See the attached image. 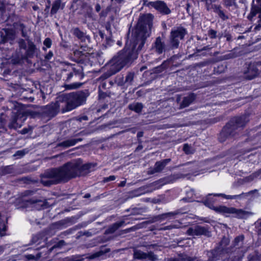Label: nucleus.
<instances>
[{"mask_svg":"<svg viewBox=\"0 0 261 261\" xmlns=\"http://www.w3.org/2000/svg\"><path fill=\"white\" fill-rule=\"evenodd\" d=\"M81 171L82 160L79 159L47 171L41 177V182L45 186H49L61 182H67L80 175Z\"/></svg>","mask_w":261,"mask_h":261,"instance_id":"f257e3e1","label":"nucleus"},{"mask_svg":"<svg viewBox=\"0 0 261 261\" xmlns=\"http://www.w3.org/2000/svg\"><path fill=\"white\" fill-rule=\"evenodd\" d=\"M136 42L134 43L131 47H128L129 42L127 41L126 43L125 48V54L127 55L126 58L123 59V56L120 54L117 58H114L111 62L112 65L111 69L114 70L111 74H114L119 71L131 59H136L137 54L135 51L136 45L139 43L138 50H141L144 45L145 40L149 36V34L146 28H141L139 24H138L135 31Z\"/></svg>","mask_w":261,"mask_h":261,"instance_id":"f03ea898","label":"nucleus"},{"mask_svg":"<svg viewBox=\"0 0 261 261\" xmlns=\"http://www.w3.org/2000/svg\"><path fill=\"white\" fill-rule=\"evenodd\" d=\"M63 99L67 101H57L51 106L54 113L56 114L61 110L62 112L64 113L80 106L82 102L81 92H72L65 95Z\"/></svg>","mask_w":261,"mask_h":261,"instance_id":"7ed1b4c3","label":"nucleus"},{"mask_svg":"<svg viewBox=\"0 0 261 261\" xmlns=\"http://www.w3.org/2000/svg\"><path fill=\"white\" fill-rule=\"evenodd\" d=\"M205 204L209 206L211 208L214 210L216 212L220 213L226 217L229 216V214H234L236 216L245 218L247 217L250 213L245 212L242 210H236L232 207H227L224 206H214L210 205L207 201L205 202Z\"/></svg>","mask_w":261,"mask_h":261,"instance_id":"20e7f679","label":"nucleus"},{"mask_svg":"<svg viewBox=\"0 0 261 261\" xmlns=\"http://www.w3.org/2000/svg\"><path fill=\"white\" fill-rule=\"evenodd\" d=\"M25 119L26 115L23 110L18 111L17 112H14L8 126L10 128L13 129L19 128Z\"/></svg>","mask_w":261,"mask_h":261,"instance_id":"39448f33","label":"nucleus"},{"mask_svg":"<svg viewBox=\"0 0 261 261\" xmlns=\"http://www.w3.org/2000/svg\"><path fill=\"white\" fill-rule=\"evenodd\" d=\"M186 34L185 29L181 28L173 30L171 34V43L172 46L177 47L178 45L179 41L183 39Z\"/></svg>","mask_w":261,"mask_h":261,"instance_id":"423d86ee","label":"nucleus"},{"mask_svg":"<svg viewBox=\"0 0 261 261\" xmlns=\"http://www.w3.org/2000/svg\"><path fill=\"white\" fill-rule=\"evenodd\" d=\"M0 36L1 38V43H4L8 41L12 43V41L15 38V34L12 30L3 29L0 31Z\"/></svg>","mask_w":261,"mask_h":261,"instance_id":"0eeeda50","label":"nucleus"},{"mask_svg":"<svg viewBox=\"0 0 261 261\" xmlns=\"http://www.w3.org/2000/svg\"><path fill=\"white\" fill-rule=\"evenodd\" d=\"M207 231L204 228L196 226L189 228L187 231V233L190 236H199L201 234H206Z\"/></svg>","mask_w":261,"mask_h":261,"instance_id":"6e6552de","label":"nucleus"},{"mask_svg":"<svg viewBox=\"0 0 261 261\" xmlns=\"http://www.w3.org/2000/svg\"><path fill=\"white\" fill-rule=\"evenodd\" d=\"M152 6L161 13L168 14L170 13V10L166 6V4L162 1H156L152 3Z\"/></svg>","mask_w":261,"mask_h":261,"instance_id":"1a4fd4ad","label":"nucleus"},{"mask_svg":"<svg viewBox=\"0 0 261 261\" xmlns=\"http://www.w3.org/2000/svg\"><path fill=\"white\" fill-rule=\"evenodd\" d=\"M170 159H166L161 162H156L154 166V171L151 172V173H154L161 171L166 165L170 162Z\"/></svg>","mask_w":261,"mask_h":261,"instance_id":"9d476101","label":"nucleus"},{"mask_svg":"<svg viewBox=\"0 0 261 261\" xmlns=\"http://www.w3.org/2000/svg\"><path fill=\"white\" fill-rule=\"evenodd\" d=\"M259 13V24H261V8H259L255 6H253L250 12V13L248 16L250 20H252L253 17L256 15L257 13Z\"/></svg>","mask_w":261,"mask_h":261,"instance_id":"9b49d317","label":"nucleus"},{"mask_svg":"<svg viewBox=\"0 0 261 261\" xmlns=\"http://www.w3.org/2000/svg\"><path fill=\"white\" fill-rule=\"evenodd\" d=\"M134 257L137 259H147L149 258L150 259H154L155 257H152L150 255L143 252L142 251L136 250L134 252Z\"/></svg>","mask_w":261,"mask_h":261,"instance_id":"f8f14e48","label":"nucleus"},{"mask_svg":"<svg viewBox=\"0 0 261 261\" xmlns=\"http://www.w3.org/2000/svg\"><path fill=\"white\" fill-rule=\"evenodd\" d=\"M81 139H71L60 143V146L68 147L74 145L77 142L81 141Z\"/></svg>","mask_w":261,"mask_h":261,"instance_id":"ddd939ff","label":"nucleus"},{"mask_svg":"<svg viewBox=\"0 0 261 261\" xmlns=\"http://www.w3.org/2000/svg\"><path fill=\"white\" fill-rule=\"evenodd\" d=\"M36 49V46L35 44L31 41H29L28 42V48L26 51V56L27 57H30L35 53V51Z\"/></svg>","mask_w":261,"mask_h":261,"instance_id":"4468645a","label":"nucleus"},{"mask_svg":"<svg viewBox=\"0 0 261 261\" xmlns=\"http://www.w3.org/2000/svg\"><path fill=\"white\" fill-rule=\"evenodd\" d=\"M61 6V1L57 0L53 4L50 13L52 14H56L59 10Z\"/></svg>","mask_w":261,"mask_h":261,"instance_id":"2eb2a0df","label":"nucleus"},{"mask_svg":"<svg viewBox=\"0 0 261 261\" xmlns=\"http://www.w3.org/2000/svg\"><path fill=\"white\" fill-rule=\"evenodd\" d=\"M95 166L92 164H87L83 165V175L94 170Z\"/></svg>","mask_w":261,"mask_h":261,"instance_id":"dca6fc26","label":"nucleus"},{"mask_svg":"<svg viewBox=\"0 0 261 261\" xmlns=\"http://www.w3.org/2000/svg\"><path fill=\"white\" fill-rule=\"evenodd\" d=\"M130 110L135 111L137 113H139L142 109L143 106L140 103H135L129 106Z\"/></svg>","mask_w":261,"mask_h":261,"instance_id":"f3484780","label":"nucleus"},{"mask_svg":"<svg viewBox=\"0 0 261 261\" xmlns=\"http://www.w3.org/2000/svg\"><path fill=\"white\" fill-rule=\"evenodd\" d=\"M155 47L156 50L159 53H162L164 49V46L161 41V39L160 38H158L156 39L155 43Z\"/></svg>","mask_w":261,"mask_h":261,"instance_id":"a211bd4d","label":"nucleus"},{"mask_svg":"<svg viewBox=\"0 0 261 261\" xmlns=\"http://www.w3.org/2000/svg\"><path fill=\"white\" fill-rule=\"evenodd\" d=\"M82 83H74L70 84L65 85L64 87L67 90L75 89L81 87Z\"/></svg>","mask_w":261,"mask_h":261,"instance_id":"6ab92c4d","label":"nucleus"},{"mask_svg":"<svg viewBox=\"0 0 261 261\" xmlns=\"http://www.w3.org/2000/svg\"><path fill=\"white\" fill-rule=\"evenodd\" d=\"M193 96L191 95L188 97H186L184 98L183 101H182V105L184 107H186L188 106L193 100Z\"/></svg>","mask_w":261,"mask_h":261,"instance_id":"aec40b11","label":"nucleus"},{"mask_svg":"<svg viewBox=\"0 0 261 261\" xmlns=\"http://www.w3.org/2000/svg\"><path fill=\"white\" fill-rule=\"evenodd\" d=\"M7 227L4 223L0 222V236L3 237L5 235Z\"/></svg>","mask_w":261,"mask_h":261,"instance_id":"412c9836","label":"nucleus"},{"mask_svg":"<svg viewBox=\"0 0 261 261\" xmlns=\"http://www.w3.org/2000/svg\"><path fill=\"white\" fill-rule=\"evenodd\" d=\"M65 244V242L64 241L61 240L59 242H58L57 244L54 245L50 249L49 251H51L54 248H61L62 246H63Z\"/></svg>","mask_w":261,"mask_h":261,"instance_id":"4be33fe9","label":"nucleus"},{"mask_svg":"<svg viewBox=\"0 0 261 261\" xmlns=\"http://www.w3.org/2000/svg\"><path fill=\"white\" fill-rule=\"evenodd\" d=\"M43 44L46 48H50L52 44V41L49 38H46L43 41Z\"/></svg>","mask_w":261,"mask_h":261,"instance_id":"5701e85b","label":"nucleus"},{"mask_svg":"<svg viewBox=\"0 0 261 261\" xmlns=\"http://www.w3.org/2000/svg\"><path fill=\"white\" fill-rule=\"evenodd\" d=\"M183 150L187 154L192 153L193 150L192 148L188 144H185L183 147Z\"/></svg>","mask_w":261,"mask_h":261,"instance_id":"b1692460","label":"nucleus"},{"mask_svg":"<svg viewBox=\"0 0 261 261\" xmlns=\"http://www.w3.org/2000/svg\"><path fill=\"white\" fill-rule=\"evenodd\" d=\"M26 153H27V151L25 150H18L14 154V156H18L19 158H21V157L23 156Z\"/></svg>","mask_w":261,"mask_h":261,"instance_id":"393cba45","label":"nucleus"},{"mask_svg":"<svg viewBox=\"0 0 261 261\" xmlns=\"http://www.w3.org/2000/svg\"><path fill=\"white\" fill-rule=\"evenodd\" d=\"M40 257H41L40 253H38L36 256L33 254H29L27 255V258L29 259H37L39 258Z\"/></svg>","mask_w":261,"mask_h":261,"instance_id":"a878e982","label":"nucleus"},{"mask_svg":"<svg viewBox=\"0 0 261 261\" xmlns=\"http://www.w3.org/2000/svg\"><path fill=\"white\" fill-rule=\"evenodd\" d=\"M244 240V237L243 236H240L237 237L234 240L235 245H239V243L242 242Z\"/></svg>","mask_w":261,"mask_h":261,"instance_id":"bb28decb","label":"nucleus"},{"mask_svg":"<svg viewBox=\"0 0 261 261\" xmlns=\"http://www.w3.org/2000/svg\"><path fill=\"white\" fill-rule=\"evenodd\" d=\"M73 34L76 36L79 39H81L82 38V32L80 31V30L77 29L75 28L73 30Z\"/></svg>","mask_w":261,"mask_h":261,"instance_id":"cd10ccee","label":"nucleus"},{"mask_svg":"<svg viewBox=\"0 0 261 261\" xmlns=\"http://www.w3.org/2000/svg\"><path fill=\"white\" fill-rule=\"evenodd\" d=\"M216 195L218 196H222L226 199H233L236 197V196L226 195L223 194H216Z\"/></svg>","mask_w":261,"mask_h":261,"instance_id":"c85d7f7f","label":"nucleus"},{"mask_svg":"<svg viewBox=\"0 0 261 261\" xmlns=\"http://www.w3.org/2000/svg\"><path fill=\"white\" fill-rule=\"evenodd\" d=\"M236 0H225V4L226 6H230L235 4Z\"/></svg>","mask_w":261,"mask_h":261,"instance_id":"c756f323","label":"nucleus"},{"mask_svg":"<svg viewBox=\"0 0 261 261\" xmlns=\"http://www.w3.org/2000/svg\"><path fill=\"white\" fill-rule=\"evenodd\" d=\"M5 5L4 2L0 1V13L3 14L5 11Z\"/></svg>","mask_w":261,"mask_h":261,"instance_id":"7c9ffc66","label":"nucleus"},{"mask_svg":"<svg viewBox=\"0 0 261 261\" xmlns=\"http://www.w3.org/2000/svg\"><path fill=\"white\" fill-rule=\"evenodd\" d=\"M5 124V122H4L2 119H0V129H2L3 131H6Z\"/></svg>","mask_w":261,"mask_h":261,"instance_id":"2f4dec72","label":"nucleus"},{"mask_svg":"<svg viewBox=\"0 0 261 261\" xmlns=\"http://www.w3.org/2000/svg\"><path fill=\"white\" fill-rule=\"evenodd\" d=\"M115 179L116 177L114 175H111L109 177L105 178L103 181L105 182H108L109 181L114 180Z\"/></svg>","mask_w":261,"mask_h":261,"instance_id":"473e14b6","label":"nucleus"},{"mask_svg":"<svg viewBox=\"0 0 261 261\" xmlns=\"http://www.w3.org/2000/svg\"><path fill=\"white\" fill-rule=\"evenodd\" d=\"M53 53L51 51H49L48 53L45 56V59L46 60H49L53 57Z\"/></svg>","mask_w":261,"mask_h":261,"instance_id":"72a5a7b5","label":"nucleus"},{"mask_svg":"<svg viewBox=\"0 0 261 261\" xmlns=\"http://www.w3.org/2000/svg\"><path fill=\"white\" fill-rule=\"evenodd\" d=\"M210 34L211 36V37L214 38L216 37V31L211 30L210 31Z\"/></svg>","mask_w":261,"mask_h":261,"instance_id":"f704fd0d","label":"nucleus"},{"mask_svg":"<svg viewBox=\"0 0 261 261\" xmlns=\"http://www.w3.org/2000/svg\"><path fill=\"white\" fill-rule=\"evenodd\" d=\"M29 129L28 128H23L22 130H21V133L22 134H27L28 133H29Z\"/></svg>","mask_w":261,"mask_h":261,"instance_id":"c9c22d12","label":"nucleus"},{"mask_svg":"<svg viewBox=\"0 0 261 261\" xmlns=\"http://www.w3.org/2000/svg\"><path fill=\"white\" fill-rule=\"evenodd\" d=\"M99 35L102 39H104L105 34L101 31L99 32Z\"/></svg>","mask_w":261,"mask_h":261,"instance_id":"e433bc0d","label":"nucleus"},{"mask_svg":"<svg viewBox=\"0 0 261 261\" xmlns=\"http://www.w3.org/2000/svg\"><path fill=\"white\" fill-rule=\"evenodd\" d=\"M125 183H126V181H124H124H121V182L119 184V186L120 187H123V186L125 185Z\"/></svg>","mask_w":261,"mask_h":261,"instance_id":"4c0bfd02","label":"nucleus"},{"mask_svg":"<svg viewBox=\"0 0 261 261\" xmlns=\"http://www.w3.org/2000/svg\"><path fill=\"white\" fill-rule=\"evenodd\" d=\"M4 251V247H0V254H1Z\"/></svg>","mask_w":261,"mask_h":261,"instance_id":"58836bf2","label":"nucleus"},{"mask_svg":"<svg viewBox=\"0 0 261 261\" xmlns=\"http://www.w3.org/2000/svg\"><path fill=\"white\" fill-rule=\"evenodd\" d=\"M33 9L36 11L37 10L39 9V8L37 6H34L33 7Z\"/></svg>","mask_w":261,"mask_h":261,"instance_id":"ea45409f","label":"nucleus"},{"mask_svg":"<svg viewBox=\"0 0 261 261\" xmlns=\"http://www.w3.org/2000/svg\"><path fill=\"white\" fill-rule=\"evenodd\" d=\"M99 10H100V7H99V6L97 5V6H96V10H97V11H99Z\"/></svg>","mask_w":261,"mask_h":261,"instance_id":"a19ab883","label":"nucleus"},{"mask_svg":"<svg viewBox=\"0 0 261 261\" xmlns=\"http://www.w3.org/2000/svg\"><path fill=\"white\" fill-rule=\"evenodd\" d=\"M85 38H86L88 40H89V38H88L87 36L84 37V36H83V37H82L83 40L84 39H85Z\"/></svg>","mask_w":261,"mask_h":261,"instance_id":"79ce46f5","label":"nucleus"},{"mask_svg":"<svg viewBox=\"0 0 261 261\" xmlns=\"http://www.w3.org/2000/svg\"><path fill=\"white\" fill-rule=\"evenodd\" d=\"M89 196H90V195H89V194H86V195H85V197H86V198H88V197H89Z\"/></svg>","mask_w":261,"mask_h":261,"instance_id":"37998d69","label":"nucleus"},{"mask_svg":"<svg viewBox=\"0 0 261 261\" xmlns=\"http://www.w3.org/2000/svg\"><path fill=\"white\" fill-rule=\"evenodd\" d=\"M29 202H30V203H31V204H33V203H34V201H32V200H30V201H29Z\"/></svg>","mask_w":261,"mask_h":261,"instance_id":"c03bdc74","label":"nucleus"},{"mask_svg":"<svg viewBox=\"0 0 261 261\" xmlns=\"http://www.w3.org/2000/svg\"><path fill=\"white\" fill-rule=\"evenodd\" d=\"M21 110H14V111L13 112V113L14 112H17L18 111H20Z\"/></svg>","mask_w":261,"mask_h":261,"instance_id":"a18cd8bd","label":"nucleus"},{"mask_svg":"<svg viewBox=\"0 0 261 261\" xmlns=\"http://www.w3.org/2000/svg\"><path fill=\"white\" fill-rule=\"evenodd\" d=\"M256 1H257V3H258V4H260V1H261V0H256Z\"/></svg>","mask_w":261,"mask_h":261,"instance_id":"49530a36","label":"nucleus"},{"mask_svg":"<svg viewBox=\"0 0 261 261\" xmlns=\"http://www.w3.org/2000/svg\"><path fill=\"white\" fill-rule=\"evenodd\" d=\"M82 119H87V117L83 116Z\"/></svg>","mask_w":261,"mask_h":261,"instance_id":"de8ad7c7","label":"nucleus"},{"mask_svg":"<svg viewBox=\"0 0 261 261\" xmlns=\"http://www.w3.org/2000/svg\"><path fill=\"white\" fill-rule=\"evenodd\" d=\"M142 149V147H140V146H139L137 148V149Z\"/></svg>","mask_w":261,"mask_h":261,"instance_id":"09e8293b","label":"nucleus"},{"mask_svg":"<svg viewBox=\"0 0 261 261\" xmlns=\"http://www.w3.org/2000/svg\"><path fill=\"white\" fill-rule=\"evenodd\" d=\"M43 49L45 51L46 50V48L45 47H43Z\"/></svg>","mask_w":261,"mask_h":261,"instance_id":"8fccbe9b","label":"nucleus"},{"mask_svg":"<svg viewBox=\"0 0 261 261\" xmlns=\"http://www.w3.org/2000/svg\"><path fill=\"white\" fill-rule=\"evenodd\" d=\"M211 2H215L216 0H210Z\"/></svg>","mask_w":261,"mask_h":261,"instance_id":"3c124183","label":"nucleus"},{"mask_svg":"<svg viewBox=\"0 0 261 261\" xmlns=\"http://www.w3.org/2000/svg\"><path fill=\"white\" fill-rule=\"evenodd\" d=\"M138 136H141V134H138Z\"/></svg>","mask_w":261,"mask_h":261,"instance_id":"603ef678","label":"nucleus"}]
</instances>
